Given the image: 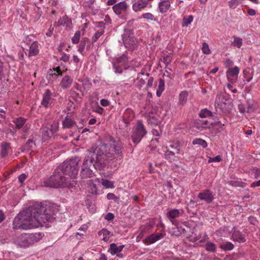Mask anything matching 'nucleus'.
<instances>
[{
    "label": "nucleus",
    "mask_w": 260,
    "mask_h": 260,
    "mask_svg": "<svg viewBox=\"0 0 260 260\" xmlns=\"http://www.w3.org/2000/svg\"><path fill=\"white\" fill-rule=\"evenodd\" d=\"M260 177V169H257L255 170L254 174V178L257 179Z\"/></svg>",
    "instance_id": "obj_64"
},
{
    "label": "nucleus",
    "mask_w": 260,
    "mask_h": 260,
    "mask_svg": "<svg viewBox=\"0 0 260 260\" xmlns=\"http://www.w3.org/2000/svg\"><path fill=\"white\" fill-rule=\"evenodd\" d=\"M101 183L102 185L106 188H113L114 187L113 181L102 179Z\"/></svg>",
    "instance_id": "obj_41"
},
{
    "label": "nucleus",
    "mask_w": 260,
    "mask_h": 260,
    "mask_svg": "<svg viewBox=\"0 0 260 260\" xmlns=\"http://www.w3.org/2000/svg\"><path fill=\"white\" fill-rule=\"evenodd\" d=\"M213 194L209 190H205L198 194V198L201 200H204L206 203H209L213 200Z\"/></svg>",
    "instance_id": "obj_16"
},
{
    "label": "nucleus",
    "mask_w": 260,
    "mask_h": 260,
    "mask_svg": "<svg viewBox=\"0 0 260 260\" xmlns=\"http://www.w3.org/2000/svg\"><path fill=\"white\" fill-rule=\"evenodd\" d=\"M188 93L186 91H182L180 94L179 97V103L180 104H185L187 99Z\"/></svg>",
    "instance_id": "obj_35"
},
{
    "label": "nucleus",
    "mask_w": 260,
    "mask_h": 260,
    "mask_svg": "<svg viewBox=\"0 0 260 260\" xmlns=\"http://www.w3.org/2000/svg\"><path fill=\"white\" fill-rule=\"evenodd\" d=\"M58 122L54 121L52 124H47L46 126L42 129L43 138L45 140L51 138L57 131L58 128Z\"/></svg>",
    "instance_id": "obj_8"
},
{
    "label": "nucleus",
    "mask_w": 260,
    "mask_h": 260,
    "mask_svg": "<svg viewBox=\"0 0 260 260\" xmlns=\"http://www.w3.org/2000/svg\"><path fill=\"white\" fill-rule=\"evenodd\" d=\"M26 179V175L24 174L20 175L18 177V180L21 183H22Z\"/></svg>",
    "instance_id": "obj_61"
},
{
    "label": "nucleus",
    "mask_w": 260,
    "mask_h": 260,
    "mask_svg": "<svg viewBox=\"0 0 260 260\" xmlns=\"http://www.w3.org/2000/svg\"><path fill=\"white\" fill-rule=\"evenodd\" d=\"M114 215L112 213H108V214H107L106 215V216L105 217V218L108 221L113 220L114 219Z\"/></svg>",
    "instance_id": "obj_57"
},
{
    "label": "nucleus",
    "mask_w": 260,
    "mask_h": 260,
    "mask_svg": "<svg viewBox=\"0 0 260 260\" xmlns=\"http://www.w3.org/2000/svg\"><path fill=\"white\" fill-rule=\"evenodd\" d=\"M164 90L165 82L162 79H160L158 81V88L156 92L157 96L159 97L161 95V93L164 91Z\"/></svg>",
    "instance_id": "obj_32"
},
{
    "label": "nucleus",
    "mask_w": 260,
    "mask_h": 260,
    "mask_svg": "<svg viewBox=\"0 0 260 260\" xmlns=\"http://www.w3.org/2000/svg\"><path fill=\"white\" fill-rule=\"evenodd\" d=\"M13 243L17 247L25 248L31 246L28 234L24 233L13 239Z\"/></svg>",
    "instance_id": "obj_9"
},
{
    "label": "nucleus",
    "mask_w": 260,
    "mask_h": 260,
    "mask_svg": "<svg viewBox=\"0 0 260 260\" xmlns=\"http://www.w3.org/2000/svg\"><path fill=\"white\" fill-rule=\"evenodd\" d=\"M147 226L148 228H160L163 227L162 222H161L160 218L159 217L155 219H149L147 222Z\"/></svg>",
    "instance_id": "obj_25"
},
{
    "label": "nucleus",
    "mask_w": 260,
    "mask_h": 260,
    "mask_svg": "<svg viewBox=\"0 0 260 260\" xmlns=\"http://www.w3.org/2000/svg\"><path fill=\"white\" fill-rule=\"evenodd\" d=\"M250 186L253 188L260 186V180L252 183L250 185Z\"/></svg>",
    "instance_id": "obj_63"
},
{
    "label": "nucleus",
    "mask_w": 260,
    "mask_h": 260,
    "mask_svg": "<svg viewBox=\"0 0 260 260\" xmlns=\"http://www.w3.org/2000/svg\"><path fill=\"white\" fill-rule=\"evenodd\" d=\"M73 80L69 76H65L60 82L61 87L63 89L69 88L72 84Z\"/></svg>",
    "instance_id": "obj_26"
},
{
    "label": "nucleus",
    "mask_w": 260,
    "mask_h": 260,
    "mask_svg": "<svg viewBox=\"0 0 260 260\" xmlns=\"http://www.w3.org/2000/svg\"><path fill=\"white\" fill-rule=\"evenodd\" d=\"M103 146H105V147L100 150L99 153L102 160H105L107 161V166L109 165L111 161L117 162L122 159L123 154L121 147L118 142L112 141L109 145L103 144L94 149H98Z\"/></svg>",
    "instance_id": "obj_3"
},
{
    "label": "nucleus",
    "mask_w": 260,
    "mask_h": 260,
    "mask_svg": "<svg viewBox=\"0 0 260 260\" xmlns=\"http://www.w3.org/2000/svg\"><path fill=\"white\" fill-rule=\"evenodd\" d=\"M152 134L154 136H159L162 133V128H163V125L162 124H159L157 127L155 126H152Z\"/></svg>",
    "instance_id": "obj_37"
},
{
    "label": "nucleus",
    "mask_w": 260,
    "mask_h": 260,
    "mask_svg": "<svg viewBox=\"0 0 260 260\" xmlns=\"http://www.w3.org/2000/svg\"><path fill=\"white\" fill-rule=\"evenodd\" d=\"M249 72L248 71H247V70H244L243 71V75H244V78L246 79V80H247V82H249L251 79H252V77H247V74H248Z\"/></svg>",
    "instance_id": "obj_59"
},
{
    "label": "nucleus",
    "mask_w": 260,
    "mask_h": 260,
    "mask_svg": "<svg viewBox=\"0 0 260 260\" xmlns=\"http://www.w3.org/2000/svg\"><path fill=\"white\" fill-rule=\"evenodd\" d=\"M192 143L193 145H200L202 146L203 148H205L207 146V144L206 142L201 138H196L194 139L192 141Z\"/></svg>",
    "instance_id": "obj_38"
},
{
    "label": "nucleus",
    "mask_w": 260,
    "mask_h": 260,
    "mask_svg": "<svg viewBox=\"0 0 260 260\" xmlns=\"http://www.w3.org/2000/svg\"><path fill=\"white\" fill-rule=\"evenodd\" d=\"M169 232L172 235L175 236H179L183 233L186 232L185 229H169Z\"/></svg>",
    "instance_id": "obj_34"
},
{
    "label": "nucleus",
    "mask_w": 260,
    "mask_h": 260,
    "mask_svg": "<svg viewBox=\"0 0 260 260\" xmlns=\"http://www.w3.org/2000/svg\"><path fill=\"white\" fill-rule=\"evenodd\" d=\"M44 185L46 187H56L57 183L54 182V177L52 175L49 178L45 179L44 182Z\"/></svg>",
    "instance_id": "obj_29"
},
{
    "label": "nucleus",
    "mask_w": 260,
    "mask_h": 260,
    "mask_svg": "<svg viewBox=\"0 0 260 260\" xmlns=\"http://www.w3.org/2000/svg\"><path fill=\"white\" fill-rule=\"evenodd\" d=\"M70 59V55L69 54H67L64 52H62L61 59L63 60L64 62H68Z\"/></svg>",
    "instance_id": "obj_54"
},
{
    "label": "nucleus",
    "mask_w": 260,
    "mask_h": 260,
    "mask_svg": "<svg viewBox=\"0 0 260 260\" xmlns=\"http://www.w3.org/2000/svg\"><path fill=\"white\" fill-rule=\"evenodd\" d=\"M221 160V157L220 155H217L214 157H209L208 162H219Z\"/></svg>",
    "instance_id": "obj_51"
},
{
    "label": "nucleus",
    "mask_w": 260,
    "mask_h": 260,
    "mask_svg": "<svg viewBox=\"0 0 260 260\" xmlns=\"http://www.w3.org/2000/svg\"><path fill=\"white\" fill-rule=\"evenodd\" d=\"M142 18L147 20L156 21L155 16L151 13H145L143 14Z\"/></svg>",
    "instance_id": "obj_44"
},
{
    "label": "nucleus",
    "mask_w": 260,
    "mask_h": 260,
    "mask_svg": "<svg viewBox=\"0 0 260 260\" xmlns=\"http://www.w3.org/2000/svg\"><path fill=\"white\" fill-rule=\"evenodd\" d=\"M98 27L100 28L99 30H102L104 31L105 24L103 22H98Z\"/></svg>",
    "instance_id": "obj_60"
},
{
    "label": "nucleus",
    "mask_w": 260,
    "mask_h": 260,
    "mask_svg": "<svg viewBox=\"0 0 260 260\" xmlns=\"http://www.w3.org/2000/svg\"><path fill=\"white\" fill-rule=\"evenodd\" d=\"M148 5L144 0H138L132 6V9L135 12L142 11L147 7Z\"/></svg>",
    "instance_id": "obj_19"
},
{
    "label": "nucleus",
    "mask_w": 260,
    "mask_h": 260,
    "mask_svg": "<svg viewBox=\"0 0 260 260\" xmlns=\"http://www.w3.org/2000/svg\"><path fill=\"white\" fill-rule=\"evenodd\" d=\"M28 235L31 246L39 242L44 236V234L41 232L28 234Z\"/></svg>",
    "instance_id": "obj_20"
},
{
    "label": "nucleus",
    "mask_w": 260,
    "mask_h": 260,
    "mask_svg": "<svg viewBox=\"0 0 260 260\" xmlns=\"http://www.w3.org/2000/svg\"><path fill=\"white\" fill-rule=\"evenodd\" d=\"M80 159L79 157L73 158L70 160L64 161L56 169L54 174L52 175L54 177V182L57 183L56 187H65L68 184V179L64 176L60 171H64L67 172V168L71 165L73 169L72 175L77 174L78 172V164Z\"/></svg>",
    "instance_id": "obj_4"
},
{
    "label": "nucleus",
    "mask_w": 260,
    "mask_h": 260,
    "mask_svg": "<svg viewBox=\"0 0 260 260\" xmlns=\"http://www.w3.org/2000/svg\"><path fill=\"white\" fill-rule=\"evenodd\" d=\"M170 6L171 2L169 0H162L158 3V9L161 13L167 12Z\"/></svg>",
    "instance_id": "obj_22"
},
{
    "label": "nucleus",
    "mask_w": 260,
    "mask_h": 260,
    "mask_svg": "<svg viewBox=\"0 0 260 260\" xmlns=\"http://www.w3.org/2000/svg\"><path fill=\"white\" fill-rule=\"evenodd\" d=\"M1 155L2 157H6L9 153V151L10 149V145L9 143L7 142H3L1 145Z\"/></svg>",
    "instance_id": "obj_27"
},
{
    "label": "nucleus",
    "mask_w": 260,
    "mask_h": 260,
    "mask_svg": "<svg viewBox=\"0 0 260 260\" xmlns=\"http://www.w3.org/2000/svg\"><path fill=\"white\" fill-rule=\"evenodd\" d=\"M170 147L176 151L177 154H179L180 151V143L176 142L170 145Z\"/></svg>",
    "instance_id": "obj_45"
},
{
    "label": "nucleus",
    "mask_w": 260,
    "mask_h": 260,
    "mask_svg": "<svg viewBox=\"0 0 260 260\" xmlns=\"http://www.w3.org/2000/svg\"><path fill=\"white\" fill-rule=\"evenodd\" d=\"M58 24L59 25H62L69 29H71L72 28V21L66 15L63 16L59 19L58 20Z\"/></svg>",
    "instance_id": "obj_23"
},
{
    "label": "nucleus",
    "mask_w": 260,
    "mask_h": 260,
    "mask_svg": "<svg viewBox=\"0 0 260 260\" xmlns=\"http://www.w3.org/2000/svg\"><path fill=\"white\" fill-rule=\"evenodd\" d=\"M52 93L49 89L45 90L41 102V104L45 107H50L53 102Z\"/></svg>",
    "instance_id": "obj_15"
},
{
    "label": "nucleus",
    "mask_w": 260,
    "mask_h": 260,
    "mask_svg": "<svg viewBox=\"0 0 260 260\" xmlns=\"http://www.w3.org/2000/svg\"><path fill=\"white\" fill-rule=\"evenodd\" d=\"M180 214V212L179 210L177 209H171L168 212L167 215L170 219H172L178 217Z\"/></svg>",
    "instance_id": "obj_31"
},
{
    "label": "nucleus",
    "mask_w": 260,
    "mask_h": 260,
    "mask_svg": "<svg viewBox=\"0 0 260 260\" xmlns=\"http://www.w3.org/2000/svg\"><path fill=\"white\" fill-rule=\"evenodd\" d=\"M189 231L188 234L186 232L185 233V237L188 239L190 241L196 242L198 240L200 242H203L205 239L204 235L202 236V234L197 230V229H189Z\"/></svg>",
    "instance_id": "obj_10"
},
{
    "label": "nucleus",
    "mask_w": 260,
    "mask_h": 260,
    "mask_svg": "<svg viewBox=\"0 0 260 260\" xmlns=\"http://www.w3.org/2000/svg\"><path fill=\"white\" fill-rule=\"evenodd\" d=\"M197 127L198 129L202 130L205 128L207 125V121H199L196 122Z\"/></svg>",
    "instance_id": "obj_47"
},
{
    "label": "nucleus",
    "mask_w": 260,
    "mask_h": 260,
    "mask_svg": "<svg viewBox=\"0 0 260 260\" xmlns=\"http://www.w3.org/2000/svg\"><path fill=\"white\" fill-rule=\"evenodd\" d=\"M122 39L125 48L128 49L133 50L137 46V41L134 37L126 38L124 36L122 37Z\"/></svg>",
    "instance_id": "obj_14"
},
{
    "label": "nucleus",
    "mask_w": 260,
    "mask_h": 260,
    "mask_svg": "<svg viewBox=\"0 0 260 260\" xmlns=\"http://www.w3.org/2000/svg\"><path fill=\"white\" fill-rule=\"evenodd\" d=\"M247 13L250 16H254L256 14L255 10L253 9H249L247 11Z\"/></svg>",
    "instance_id": "obj_62"
},
{
    "label": "nucleus",
    "mask_w": 260,
    "mask_h": 260,
    "mask_svg": "<svg viewBox=\"0 0 260 260\" xmlns=\"http://www.w3.org/2000/svg\"><path fill=\"white\" fill-rule=\"evenodd\" d=\"M199 116L202 118H206L208 117H212L213 115L211 111L207 109H204L201 110L199 113Z\"/></svg>",
    "instance_id": "obj_36"
},
{
    "label": "nucleus",
    "mask_w": 260,
    "mask_h": 260,
    "mask_svg": "<svg viewBox=\"0 0 260 260\" xmlns=\"http://www.w3.org/2000/svg\"><path fill=\"white\" fill-rule=\"evenodd\" d=\"M193 17L192 15L184 16L182 19V26L186 27L188 26L193 21Z\"/></svg>",
    "instance_id": "obj_30"
},
{
    "label": "nucleus",
    "mask_w": 260,
    "mask_h": 260,
    "mask_svg": "<svg viewBox=\"0 0 260 260\" xmlns=\"http://www.w3.org/2000/svg\"><path fill=\"white\" fill-rule=\"evenodd\" d=\"M39 43L35 41L29 46L28 50V56H34L37 55L39 53Z\"/></svg>",
    "instance_id": "obj_21"
},
{
    "label": "nucleus",
    "mask_w": 260,
    "mask_h": 260,
    "mask_svg": "<svg viewBox=\"0 0 260 260\" xmlns=\"http://www.w3.org/2000/svg\"><path fill=\"white\" fill-rule=\"evenodd\" d=\"M104 147L105 146H103L98 149H94V147H92L89 151V155L84 158L82 166L81 171L82 178H91L93 176V174L90 169L91 164H93L94 168L98 170H101L107 167V161L105 160H102L99 153L100 150Z\"/></svg>",
    "instance_id": "obj_2"
},
{
    "label": "nucleus",
    "mask_w": 260,
    "mask_h": 260,
    "mask_svg": "<svg viewBox=\"0 0 260 260\" xmlns=\"http://www.w3.org/2000/svg\"><path fill=\"white\" fill-rule=\"evenodd\" d=\"M202 50L203 53L205 54H209L211 53L209 45L205 42L202 44Z\"/></svg>",
    "instance_id": "obj_46"
},
{
    "label": "nucleus",
    "mask_w": 260,
    "mask_h": 260,
    "mask_svg": "<svg viewBox=\"0 0 260 260\" xmlns=\"http://www.w3.org/2000/svg\"><path fill=\"white\" fill-rule=\"evenodd\" d=\"M14 123L16 125V128L17 129H20L22 128L23 135L25 136L27 135V131L30 128L29 125L25 124L26 119L20 117H18L13 121Z\"/></svg>",
    "instance_id": "obj_12"
},
{
    "label": "nucleus",
    "mask_w": 260,
    "mask_h": 260,
    "mask_svg": "<svg viewBox=\"0 0 260 260\" xmlns=\"http://www.w3.org/2000/svg\"><path fill=\"white\" fill-rule=\"evenodd\" d=\"M232 65H233V62L229 60V82H230L233 84L237 80L240 69L237 66L230 68V67Z\"/></svg>",
    "instance_id": "obj_11"
},
{
    "label": "nucleus",
    "mask_w": 260,
    "mask_h": 260,
    "mask_svg": "<svg viewBox=\"0 0 260 260\" xmlns=\"http://www.w3.org/2000/svg\"><path fill=\"white\" fill-rule=\"evenodd\" d=\"M164 232L152 234L146 239V243L147 244H150L155 242L156 241L161 239L164 236Z\"/></svg>",
    "instance_id": "obj_17"
},
{
    "label": "nucleus",
    "mask_w": 260,
    "mask_h": 260,
    "mask_svg": "<svg viewBox=\"0 0 260 260\" xmlns=\"http://www.w3.org/2000/svg\"><path fill=\"white\" fill-rule=\"evenodd\" d=\"M100 104L103 107H107L109 105L110 102L106 99H102L100 101Z\"/></svg>",
    "instance_id": "obj_56"
},
{
    "label": "nucleus",
    "mask_w": 260,
    "mask_h": 260,
    "mask_svg": "<svg viewBox=\"0 0 260 260\" xmlns=\"http://www.w3.org/2000/svg\"><path fill=\"white\" fill-rule=\"evenodd\" d=\"M113 67L115 73L121 74L124 70H126L128 67L126 53L116 57L114 59Z\"/></svg>",
    "instance_id": "obj_6"
},
{
    "label": "nucleus",
    "mask_w": 260,
    "mask_h": 260,
    "mask_svg": "<svg viewBox=\"0 0 260 260\" xmlns=\"http://www.w3.org/2000/svg\"><path fill=\"white\" fill-rule=\"evenodd\" d=\"M215 245L211 242H208L206 245V249L208 251L214 252L215 251Z\"/></svg>",
    "instance_id": "obj_48"
},
{
    "label": "nucleus",
    "mask_w": 260,
    "mask_h": 260,
    "mask_svg": "<svg viewBox=\"0 0 260 260\" xmlns=\"http://www.w3.org/2000/svg\"><path fill=\"white\" fill-rule=\"evenodd\" d=\"M153 81H154L153 78L150 77L147 82V87H148V88L151 87L153 85Z\"/></svg>",
    "instance_id": "obj_58"
},
{
    "label": "nucleus",
    "mask_w": 260,
    "mask_h": 260,
    "mask_svg": "<svg viewBox=\"0 0 260 260\" xmlns=\"http://www.w3.org/2000/svg\"><path fill=\"white\" fill-rule=\"evenodd\" d=\"M98 235L100 238L105 242H107L113 236V233L108 231L107 229H102L99 232Z\"/></svg>",
    "instance_id": "obj_24"
},
{
    "label": "nucleus",
    "mask_w": 260,
    "mask_h": 260,
    "mask_svg": "<svg viewBox=\"0 0 260 260\" xmlns=\"http://www.w3.org/2000/svg\"><path fill=\"white\" fill-rule=\"evenodd\" d=\"M74 124V121L68 117H66L64 120L62 122V125L64 127L69 128L72 126Z\"/></svg>",
    "instance_id": "obj_42"
},
{
    "label": "nucleus",
    "mask_w": 260,
    "mask_h": 260,
    "mask_svg": "<svg viewBox=\"0 0 260 260\" xmlns=\"http://www.w3.org/2000/svg\"><path fill=\"white\" fill-rule=\"evenodd\" d=\"M165 156L166 159L169 160L170 161H174L176 158L175 153L168 150L165 152Z\"/></svg>",
    "instance_id": "obj_39"
},
{
    "label": "nucleus",
    "mask_w": 260,
    "mask_h": 260,
    "mask_svg": "<svg viewBox=\"0 0 260 260\" xmlns=\"http://www.w3.org/2000/svg\"><path fill=\"white\" fill-rule=\"evenodd\" d=\"M146 133L147 131L142 121L140 120L138 121L133 128V132L131 136L133 142L135 144H138Z\"/></svg>",
    "instance_id": "obj_5"
},
{
    "label": "nucleus",
    "mask_w": 260,
    "mask_h": 260,
    "mask_svg": "<svg viewBox=\"0 0 260 260\" xmlns=\"http://www.w3.org/2000/svg\"><path fill=\"white\" fill-rule=\"evenodd\" d=\"M103 34L104 31L102 30H98L97 32H96L92 38L93 42H95Z\"/></svg>",
    "instance_id": "obj_50"
},
{
    "label": "nucleus",
    "mask_w": 260,
    "mask_h": 260,
    "mask_svg": "<svg viewBox=\"0 0 260 260\" xmlns=\"http://www.w3.org/2000/svg\"><path fill=\"white\" fill-rule=\"evenodd\" d=\"M227 101V98L223 94H220L217 96L215 104L216 111L217 113L222 114L226 112L228 110Z\"/></svg>",
    "instance_id": "obj_7"
},
{
    "label": "nucleus",
    "mask_w": 260,
    "mask_h": 260,
    "mask_svg": "<svg viewBox=\"0 0 260 260\" xmlns=\"http://www.w3.org/2000/svg\"><path fill=\"white\" fill-rule=\"evenodd\" d=\"M145 83V81L140 78H138L135 81L136 85L138 86L140 88L142 87Z\"/></svg>",
    "instance_id": "obj_49"
},
{
    "label": "nucleus",
    "mask_w": 260,
    "mask_h": 260,
    "mask_svg": "<svg viewBox=\"0 0 260 260\" xmlns=\"http://www.w3.org/2000/svg\"><path fill=\"white\" fill-rule=\"evenodd\" d=\"M157 114H151L147 117V121L152 126L157 127L159 124H162Z\"/></svg>",
    "instance_id": "obj_18"
},
{
    "label": "nucleus",
    "mask_w": 260,
    "mask_h": 260,
    "mask_svg": "<svg viewBox=\"0 0 260 260\" xmlns=\"http://www.w3.org/2000/svg\"><path fill=\"white\" fill-rule=\"evenodd\" d=\"M231 43L233 46L240 48L242 44V39L234 36L232 38Z\"/></svg>",
    "instance_id": "obj_33"
},
{
    "label": "nucleus",
    "mask_w": 260,
    "mask_h": 260,
    "mask_svg": "<svg viewBox=\"0 0 260 260\" xmlns=\"http://www.w3.org/2000/svg\"><path fill=\"white\" fill-rule=\"evenodd\" d=\"M71 165H70L68 168H67V172L66 171H60V172H61V173L64 176H68L69 177H70V178H75V176L77 175V174H74V175H72V174H72V171H73V169L72 168H71Z\"/></svg>",
    "instance_id": "obj_40"
},
{
    "label": "nucleus",
    "mask_w": 260,
    "mask_h": 260,
    "mask_svg": "<svg viewBox=\"0 0 260 260\" xmlns=\"http://www.w3.org/2000/svg\"><path fill=\"white\" fill-rule=\"evenodd\" d=\"M163 77H167L169 78H172L171 69L168 68L164 72Z\"/></svg>",
    "instance_id": "obj_53"
},
{
    "label": "nucleus",
    "mask_w": 260,
    "mask_h": 260,
    "mask_svg": "<svg viewBox=\"0 0 260 260\" xmlns=\"http://www.w3.org/2000/svg\"><path fill=\"white\" fill-rule=\"evenodd\" d=\"M162 61L166 64H168L171 61V57L169 55L164 56Z\"/></svg>",
    "instance_id": "obj_55"
},
{
    "label": "nucleus",
    "mask_w": 260,
    "mask_h": 260,
    "mask_svg": "<svg viewBox=\"0 0 260 260\" xmlns=\"http://www.w3.org/2000/svg\"><path fill=\"white\" fill-rule=\"evenodd\" d=\"M81 36V31L77 30L75 32L74 36L72 38V42L73 44H76L79 43Z\"/></svg>",
    "instance_id": "obj_43"
},
{
    "label": "nucleus",
    "mask_w": 260,
    "mask_h": 260,
    "mask_svg": "<svg viewBox=\"0 0 260 260\" xmlns=\"http://www.w3.org/2000/svg\"><path fill=\"white\" fill-rule=\"evenodd\" d=\"M85 46V41H81L80 42V43L79 45L78 51L79 52H80L81 53H82L83 52L84 50Z\"/></svg>",
    "instance_id": "obj_52"
},
{
    "label": "nucleus",
    "mask_w": 260,
    "mask_h": 260,
    "mask_svg": "<svg viewBox=\"0 0 260 260\" xmlns=\"http://www.w3.org/2000/svg\"><path fill=\"white\" fill-rule=\"evenodd\" d=\"M124 247V245L117 246L115 243L110 244L109 251L112 254H117L120 252Z\"/></svg>",
    "instance_id": "obj_28"
},
{
    "label": "nucleus",
    "mask_w": 260,
    "mask_h": 260,
    "mask_svg": "<svg viewBox=\"0 0 260 260\" xmlns=\"http://www.w3.org/2000/svg\"><path fill=\"white\" fill-rule=\"evenodd\" d=\"M31 216L26 211H22L15 218L13 228H39L48 226V222H52L55 217L51 214L50 206H44L40 202H36L30 207Z\"/></svg>",
    "instance_id": "obj_1"
},
{
    "label": "nucleus",
    "mask_w": 260,
    "mask_h": 260,
    "mask_svg": "<svg viewBox=\"0 0 260 260\" xmlns=\"http://www.w3.org/2000/svg\"><path fill=\"white\" fill-rule=\"evenodd\" d=\"M127 7V3L125 1H123L114 5L112 9L116 15H119L125 13Z\"/></svg>",
    "instance_id": "obj_13"
}]
</instances>
